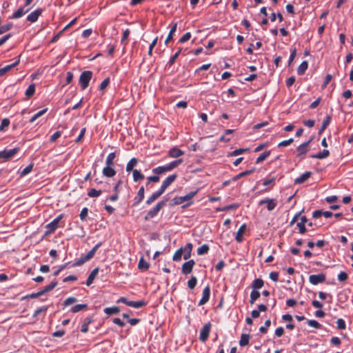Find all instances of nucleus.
I'll use <instances>...</instances> for the list:
<instances>
[{
  "mask_svg": "<svg viewBox=\"0 0 353 353\" xmlns=\"http://www.w3.org/2000/svg\"><path fill=\"white\" fill-rule=\"evenodd\" d=\"M88 214V209L87 208H83L79 214L80 219L81 221H85Z\"/></svg>",
  "mask_w": 353,
  "mask_h": 353,
  "instance_id": "58",
  "label": "nucleus"
},
{
  "mask_svg": "<svg viewBox=\"0 0 353 353\" xmlns=\"http://www.w3.org/2000/svg\"><path fill=\"white\" fill-rule=\"evenodd\" d=\"M43 10L42 8H37L27 15L26 20L30 23H34L37 21L38 18L43 13Z\"/></svg>",
  "mask_w": 353,
  "mask_h": 353,
  "instance_id": "8",
  "label": "nucleus"
},
{
  "mask_svg": "<svg viewBox=\"0 0 353 353\" xmlns=\"http://www.w3.org/2000/svg\"><path fill=\"white\" fill-rule=\"evenodd\" d=\"M177 178L176 174H173L168 176L162 183L160 190L163 192L165 191L167 188L170 186Z\"/></svg>",
  "mask_w": 353,
  "mask_h": 353,
  "instance_id": "11",
  "label": "nucleus"
},
{
  "mask_svg": "<svg viewBox=\"0 0 353 353\" xmlns=\"http://www.w3.org/2000/svg\"><path fill=\"white\" fill-rule=\"evenodd\" d=\"M101 190H97L96 189L92 188L88 191V195L90 197H98L99 196L101 195Z\"/></svg>",
  "mask_w": 353,
  "mask_h": 353,
  "instance_id": "54",
  "label": "nucleus"
},
{
  "mask_svg": "<svg viewBox=\"0 0 353 353\" xmlns=\"http://www.w3.org/2000/svg\"><path fill=\"white\" fill-rule=\"evenodd\" d=\"M132 177L134 182L141 181L145 178L141 171L136 169L132 170Z\"/></svg>",
  "mask_w": 353,
  "mask_h": 353,
  "instance_id": "29",
  "label": "nucleus"
},
{
  "mask_svg": "<svg viewBox=\"0 0 353 353\" xmlns=\"http://www.w3.org/2000/svg\"><path fill=\"white\" fill-rule=\"evenodd\" d=\"M63 217L64 214H61L57 216L53 221L47 224L46 225V230L44 233V236H47L52 234L58 228L63 227L64 223L61 221Z\"/></svg>",
  "mask_w": 353,
  "mask_h": 353,
  "instance_id": "1",
  "label": "nucleus"
},
{
  "mask_svg": "<svg viewBox=\"0 0 353 353\" xmlns=\"http://www.w3.org/2000/svg\"><path fill=\"white\" fill-rule=\"evenodd\" d=\"M263 204H267V209L269 211L273 210L277 205V203L274 199L266 198L265 199H262L259 202V205H262Z\"/></svg>",
  "mask_w": 353,
  "mask_h": 353,
  "instance_id": "12",
  "label": "nucleus"
},
{
  "mask_svg": "<svg viewBox=\"0 0 353 353\" xmlns=\"http://www.w3.org/2000/svg\"><path fill=\"white\" fill-rule=\"evenodd\" d=\"M239 207V204L233 203L231 205H228L222 208H218L216 209L217 211L222 212V211H226V210H234L236 209Z\"/></svg>",
  "mask_w": 353,
  "mask_h": 353,
  "instance_id": "48",
  "label": "nucleus"
},
{
  "mask_svg": "<svg viewBox=\"0 0 353 353\" xmlns=\"http://www.w3.org/2000/svg\"><path fill=\"white\" fill-rule=\"evenodd\" d=\"M10 124V121L8 119H3L1 121V125H0V131L3 130L6 128L8 127Z\"/></svg>",
  "mask_w": 353,
  "mask_h": 353,
  "instance_id": "62",
  "label": "nucleus"
},
{
  "mask_svg": "<svg viewBox=\"0 0 353 353\" xmlns=\"http://www.w3.org/2000/svg\"><path fill=\"white\" fill-rule=\"evenodd\" d=\"M260 292L257 290H253L250 293V304H254L255 301L260 297Z\"/></svg>",
  "mask_w": 353,
  "mask_h": 353,
  "instance_id": "43",
  "label": "nucleus"
},
{
  "mask_svg": "<svg viewBox=\"0 0 353 353\" xmlns=\"http://www.w3.org/2000/svg\"><path fill=\"white\" fill-rule=\"evenodd\" d=\"M250 341V334H242L241 336V339L239 341V345L241 347H244L248 345Z\"/></svg>",
  "mask_w": 353,
  "mask_h": 353,
  "instance_id": "33",
  "label": "nucleus"
},
{
  "mask_svg": "<svg viewBox=\"0 0 353 353\" xmlns=\"http://www.w3.org/2000/svg\"><path fill=\"white\" fill-rule=\"evenodd\" d=\"M337 328L341 330H345L346 324L343 319H338L336 321Z\"/></svg>",
  "mask_w": 353,
  "mask_h": 353,
  "instance_id": "55",
  "label": "nucleus"
},
{
  "mask_svg": "<svg viewBox=\"0 0 353 353\" xmlns=\"http://www.w3.org/2000/svg\"><path fill=\"white\" fill-rule=\"evenodd\" d=\"M166 172H169V170L166 165L163 166L157 167L152 170V172L157 174V176Z\"/></svg>",
  "mask_w": 353,
  "mask_h": 353,
  "instance_id": "37",
  "label": "nucleus"
},
{
  "mask_svg": "<svg viewBox=\"0 0 353 353\" xmlns=\"http://www.w3.org/2000/svg\"><path fill=\"white\" fill-rule=\"evenodd\" d=\"M110 83V78L108 77L106 79H105L100 84V90H103L104 89H105L107 88V86L109 85Z\"/></svg>",
  "mask_w": 353,
  "mask_h": 353,
  "instance_id": "64",
  "label": "nucleus"
},
{
  "mask_svg": "<svg viewBox=\"0 0 353 353\" xmlns=\"http://www.w3.org/2000/svg\"><path fill=\"white\" fill-rule=\"evenodd\" d=\"M268 307L264 304H260L258 305V310H254L251 312L252 318L256 319L260 316V312H265Z\"/></svg>",
  "mask_w": 353,
  "mask_h": 353,
  "instance_id": "18",
  "label": "nucleus"
},
{
  "mask_svg": "<svg viewBox=\"0 0 353 353\" xmlns=\"http://www.w3.org/2000/svg\"><path fill=\"white\" fill-rule=\"evenodd\" d=\"M77 302V299L74 296L68 297L63 302L64 307L69 306L71 304Z\"/></svg>",
  "mask_w": 353,
  "mask_h": 353,
  "instance_id": "53",
  "label": "nucleus"
},
{
  "mask_svg": "<svg viewBox=\"0 0 353 353\" xmlns=\"http://www.w3.org/2000/svg\"><path fill=\"white\" fill-rule=\"evenodd\" d=\"M193 245L191 243H188L185 247L183 248V259L185 260L188 259L191 256V252L192 250Z\"/></svg>",
  "mask_w": 353,
  "mask_h": 353,
  "instance_id": "17",
  "label": "nucleus"
},
{
  "mask_svg": "<svg viewBox=\"0 0 353 353\" xmlns=\"http://www.w3.org/2000/svg\"><path fill=\"white\" fill-rule=\"evenodd\" d=\"M93 322L92 317L88 316L84 319L83 323L81 325V331L83 333L88 332V326Z\"/></svg>",
  "mask_w": 353,
  "mask_h": 353,
  "instance_id": "26",
  "label": "nucleus"
},
{
  "mask_svg": "<svg viewBox=\"0 0 353 353\" xmlns=\"http://www.w3.org/2000/svg\"><path fill=\"white\" fill-rule=\"evenodd\" d=\"M270 324H271V321L270 319L266 320L265 321L264 326H261L259 328V331L263 334L266 333L268 332V327L270 326Z\"/></svg>",
  "mask_w": 353,
  "mask_h": 353,
  "instance_id": "57",
  "label": "nucleus"
},
{
  "mask_svg": "<svg viewBox=\"0 0 353 353\" xmlns=\"http://www.w3.org/2000/svg\"><path fill=\"white\" fill-rule=\"evenodd\" d=\"M102 173L105 176L112 177L116 174V171L113 166L105 165L102 170Z\"/></svg>",
  "mask_w": 353,
  "mask_h": 353,
  "instance_id": "22",
  "label": "nucleus"
},
{
  "mask_svg": "<svg viewBox=\"0 0 353 353\" xmlns=\"http://www.w3.org/2000/svg\"><path fill=\"white\" fill-rule=\"evenodd\" d=\"M137 163H138L137 159H136L134 157L132 158L126 165V172H132V170H134V169H133L134 167H135L137 165Z\"/></svg>",
  "mask_w": 353,
  "mask_h": 353,
  "instance_id": "27",
  "label": "nucleus"
},
{
  "mask_svg": "<svg viewBox=\"0 0 353 353\" xmlns=\"http://www.w3.org/2000/svg\"><path fill=\"white\" fill-rule=\"evenodd\" d=\"M149 267L150 264L144 260L143 257H141L138 263V268L141 270L145 271Z\"/></svg>",
  "mask_w": 353,
  "mask_h": 353,
  "instance_id": "36",
  "label": "nucleus"
},
{
  "mask_svg": "<svg viewBox=\"0 0 353 353\" xmlns=\"http://www.w3.org/2000/svg\"><path fill=\"white\" fill-rule=\"evenodd\" d=\"M210 250V247L208 244H203L201 247L197 249V254L198 255H203L207 254Z\"/></svg>",
  "mask_w": 353,
  "mask_h": 353,
  "instance_id": "46",
  "label": "nucleus"
},
{
  "mask_svg": "<svg viewBox=\"0 0 353 353\" xmlns=\"http://www.w3.org/2000/svg\"><path fill=\"white\" fill-rule=\"evenodd\" d=\"M308 68V63L307 61H303L297 68V73L299 75H303Z\"/></svg>",
  "mask_w": 353,
  "mask_h": 353,
  "instance_id": "32",
  "label": "nucleus"
},
{
  "mask_svg": "<svg viewBox=\"0 0 353 353\" xmlns=\"http://www.w3.org/2000/svg\"><path fill=\"white\" fill-rule=\"evenodd\" d=\"M254 171V169H252V170H248L244 172H242L238 174L237 175H236L235 176H234L232 180L234 181H237L243 176H247V175H249V174L253 173Z\"/></svg>",
  "mask_w": 353,
  "mask_h": 353,
  "instance_id": "44",
  "label": "nucleus"
},
{
  "mask_svg": "<svg viewBox=\"0 0 353 353\" xmlns=\"http://www.w3.org/2000/svg\"><path fill=\"white\" fill-rule=\"evenodd\" d=\"M115 152H111L110 153L105 160V164L109 166H113L114 165V159L115 158Z\"/></svg>",
  "mask_w": 353,
  "mask_h": 353,
  "instance_id": "47",
  "label": "nucleus"
},
{
  "mask_svg": "<svg viewBox=\"0 0 353 353\" xmlns=\"http://www.w3.org/2000/svg\"><path fill=\"white\" fill-rule=\"evenodd\" d=\"M99 268H96L89 274V276L87 279V281H86V285L88 286H90L93 283L95 277L97 276V275L99 273Z\"/></svg>",
  "mask_w": 353,
  "mask_h": 353,
  "instance_id": "25",
  "label": "nucleus"
},
{
  "mask_svg": "<svg viewBox=\"0 0 353 353\" xmlns=\"http://www.w3.org/2000/svg\"><path fill=\"white\" fill-rule=\"evenodd\" d=\"M331 119H332L331 115H327L326 117V118L325 119V120L323 121V122L321 125V128L319 130V134H321L326 129V128L329 125V124L331 121Z\"/></svg>",
  "mask_w": 353,
  "mask_h": 353,
  "instance_id": "35",
  "label": "nucleus"
},
{
  "mask_svg": "<svg viewBox=\"0 0 353 353\" xmlns=\"http://www.w3.org/2000/svg\"><path fill=\"white\" fill-rule=\"evenodd\" d=\"M86 261H88L87 260L85 259V256L84 255L82 256L80 259H79L78 260H77L72 265L73 267H77V266H81L84 263H85Z\"/></svg>",
  "mask_w": 353,
  "mask_h": 353,
  "instance_id": "59",
  "label": "nucleus"
},
{
  "mask_svg": "<svg viewBox=\"0 0 353 353\" xmlns=\"http://www.w3.org/2000/svg\"><path fill=\"white\" fill-rule=\"evenodd\" d=\"M337 278L339 281L343 282L347 279L348 276L345 272L342 271L338 274Z\"/></svg>",
  "mask_w": 353,
  "mask_h": 353,
  "instance_id": "60",
  "label": "nucleus"
},
{
  "mask_svg": "<svg viewBox=\"0 0 353 353\" xmlns=\"http://www.w3.org/2000/svg\"><path fill=\"white\" fill-rule=\"evenodd\" d=\"M197 283V279L195 276H192L188 281V287L192 290L195 288Z\"/></svg>",
  "mask_w": 353,
  "mask_h": 353,
  "instance_id": "52",
  "label": "nucleus"
},
{
  "mask_svg": "<svg viewBox=\"0 0 353 353\" xmlns=\"http://www.w3.org/2000/svg\"><path fill=\"white\" fill-rule=\"evenodd\" d=\"M159 176L157 175L154 176H150L146 178L147 182H146V186L148 187L150 183H157L159 181Z\"/></svg>",
  "mask_w": 353,
  "mask_h": 353,
  "instance_id": "50",
  "label": "nucleus"
},
{
  "mask_svg": "<svg viewBox=\"0 0 353 353\" xmlns=\"http://www.w3.org/2000/svg\"><path fill=\"white\" fill-rule=\"evenodd\" d=\"M183 162V160L181 159L175 160L174 161L170 162V163L167 164V167L169 170V171L172 170L174 168L178 167L180 164H181Z\"/></svg>",
  "mask_w": 353,
  "mask_h": 353,
  "instance_id": "42",
  "label": "nucleus"
},
{
  "mask_svg": "<svg viewBox=\"0 0 353 353\" xmlns=\"http://www.w3.org/2000/svg\"><path fill=\"white\" fill-rule=\"evenodd\" d=\"M212 325L210 322L205 323L201 330L199 339L202 342H205L210 335Z\"/></svg>",
  "mask_w": 353,
  "mask_h": 353,
  "instance_id": "7",
  "label": "nucleus"
},
{
  "mask_svg": "<svg viewBox=\"0 0 353 353\" xmlns=\"http://www.w3.org/2000/svg\"><path fill=\"white\" fill-rule=\"evenodd\" d=\"M144 192H145L144 187L143 186L140 187V188L137 192V195L134 198L135 202L134 203V205H137L139 203H140L143 201V199H144Z\"/></svg>",
  "mask_w": 353,
  "mask_h": 353,
  "instance_id": "24",
  "label": "nucleus"
},
{
  "mask_svg": "<svg viewBox=\"0 0 353 353\" xmlns=\"http://www.w3.org/2000/svg\"><path fill=\"white\" fill-rule=\"evenodd\" d=\"M293 141H294V139L292 138H290L288 140H285V141L280 142L278 144V146L279 147H285V146L290 145Z\"/></svg>",
  "mask_w": 353,
  "mask_h": 353,
  "instance_id": "63",
  "label": "nucleus"
},
{
  "mask_svg": "<svg viewBox=\"0 0 353 353\" xmlns=\"http://www.w3.org/2000/svg\"><path fill=\"white\" fill-rule=\"evenodd\" d=\"M87 308H88L87 304H78V305H76L72 307V308L70 309V311L72 313H77L83 310H85Z\"/></svg>",
  "mask_w": 353,
  "mask_h": 353,
  "instance_id": "40",
  "label": "nucleus"
},
{
  "mask_svg": "<svg viewBox=\"0 0 353 353\" xmlns=\"http://www.w3.org/2000/svg\"><path fill=\"white\" fill-rule=\"evenodd\" d=\"M264 282L261 279H256L252 283V288L254 290L261 289L263 286Z\"/></svg>",
  "mask_w": 353,
  "mask_h": 353,
  "instance_id": "31",
  "label": "nucleus"
},
{
  "mask_svg": "<svg viewBox=\"0 0 353 353\" xmlns=\"http://www.w3.org/2000/svg\"><path fill=\"white\" fill-rule=\"evenodd\" d=\"M270 150H268L261 154L256 159V163H259L265 161L270 155Z\"/></svg>",
  "mask_w": 353,
  "mask_h": 353,
  "instance_id": "45",
  "label": "nucleus"
},
{
  "mask_svg": "<svg viewBox=\"0 0 353 353\" xmlns=\"http://www.w3.org/2000/svg\"><path fill=\"white\" fill-rule=\"evenodd\" d=\"M168 154L172 158H178L183 155L184 152L176 147H174L169 150Z\"/></svg>",
  "mask_w": 353,
  "mask_h": 353,
  "instance_id": "21",
  "label": "nucleus"
},
{
  "mask_svg": "<svg viewBox=\"0 0 353 353\" xmlns=\"http://www.w3.org/2000/svg\"><path fill=\"white\" fill-rule=\"evenodd\" d=\"M93 73L92 71L85 70L83 71L79 77V83L83 90H85L88 85L90 81L92 78Z\"/></svg>",
  "mask_w": 353,
  "mask_h": 353,
  "instance_id": "4",
  "label": "nucleus"
},
{
  "mask_svg": "<svg viewBox=\"0 0 353 353\" xmlns=\"http://www.w3.org/2000/svg\"><path fill=\"white\" fill-rule=\"evenodd\" d=\"M34 92H35V84L31 83L29 85V86L26 89V90L25 92V95L27 99H30V97H32L34 95Z\"/></svg>",
  "mask_w": 353,
  "mask_h": 353,
  "instance_id": "30",
  "label": "nucleus"
},
{
  "mask_svg": "<svg viewBox=\"0 0 353 353\" xmlns=\"http://www.w3.org/2000/svg\"><path fill=\"white\" fill-rule=\"evenodd\" d=\"M119 311H120V310H119V307H117V306L105 307L104 309V312L105 314H107L108 315L118 314L119 312Z\"/></svg>",
  "mask_w": 353,
  "mask_h": 353,
  "instance_id": "41",
  "label": "nucleus"
},
{
  "mask_svg": "<svg viewBox=\"0 0 353 353\" xmlns=\"http://www.w3.org/2000/svg\"><path fill=\"white\" fill-rule=\"evenodd\" d=\"M308 325L310 327H314L316 329H321L322 325L316 320H308L307 321Z\"/></svg>",
  "mask_w": 353,
  "mask_h": 353,
  "instance_id": "56",
  "label": "nucleus"
},
{
  "mask_svg": "<svg viewBox=\"0 0 353 353\" xmlns=\"http://www.w3.org/2000/svg\"><path fill=\"white\" fill-rule=\"evenodd\" d=\"M198 190L195 191L190 192L185 194V196H176L173 199V204L174 205H180L185 201H188V203L183 207L189 206L192 204V199L197 194Z\"/></svg>",
  "mask_w": 353,
  "mask_h": 353,
  "instance_id": "2",
  "label": "nucleus"
},
{
  "mask_svg": "<svg viewBox=\"0 0 353 353\" xmlns=\"http://www.w3.org/2000/svg\"><path fill=\"white\" fill-rule=\"evenodd\" d=\"M181 50H182V48H179V50L175 52V54L170 58V59L168 62L167 66H171L174 63L176 59L179 57V54H181Z\"/></svg>",
  "mask_w": 353,
  "mask_h": 353,
  "instance_id": "38",
  "label": "nucleus"
},
{
  "mask_svg": "<svg viewBox=\"0 0 353 353\" xmlns=\"http://www.w3.org/2000/svg\"><path fill=\"white\" fill-rule=\"evenodd\" d=\"M325 281V275L324 274H312L309 276V281L312 285H318Z\"/></svg>",
  "mask_w": 353,
  "mask_h": 353,
  "instance_id": "9",
  "label": "nucleus"
},
{
  "mask_svg": "<svg viewBox=\"0 0 353 353\" xmlns=\"http://www.w3.org/2000/svg\"><path fill=\"white\" fill-rule=\"evenodd\" d=\"M57 285V282L56 281H54L51 282L48 285L45 286L42 290H39V292L36 293H32L30 294H28L25 296H23V299H34L37 297H39V296H41L44 294L45 293H47L52 290H53L56 286Z\"/></svg>",
  "mask_w": 353,
  "mask_h": 353,
  "instance_id": "3",
  "label": "nucleus"
},
{
  "mask_svg": "<svg viewBox=\"0 0 353 353\" xmlns=\"http://www.w3.org/2000/svg\"><path fill=\"white\" fill-rule=\"evenodd\" d=\"M245 231H246V225L243 224L239 228V230L236 234L235 240L237 242L241 243L243 241V234H245Z\"/></svg>",
  "mask_w": 353,
  "mask_h": 353,
  "instance_id": "15",
  "label": "nucleus"
},
{
  "mask_svg": "<svg viewBox=\"0 0 353 353\" xmlns=\"http://www.w3.org/2000/svg\"><path fill=\"white\" fill-rule=\"evenodd\" d=\"M195 262L193 259L185 262L181 267V272L185 274H189L192 272Z\"/></svg>",
  "mask_w": 353,
  "mask_h": 353,
  "instance_id": "10",
  "label": "nucleus"
},
{
  "mask_svg": "<svg viewBox=\"0 0 353 353\" xmlns=\"http://www.w3.org/2000/svg\"><path fill=\"white\" fill-rule=\"evenodd\" d=\"M20 62V55L18 57V59L17 61H15L14 63L7 65L1 68H0V77L3 76L6 72L10 71L12 68H13L14 66L18 65Z\"/></svg>",
  "mask_w": 353,
  "mask_h": 353,
  "instance_id": "14",
  "label": "nucleus"
},
{
  "mask_svg": "<svg viewBox=\"0 0 353 353\" xmlns=\"http://www.w3.org/2000/svg\"><path fill=\"white\" fill-rule=\"evenodd\" d=\"M165 205V201H161L158 202L156 205L148 212L147 214L145 216L144 219L145 221L151 219L157 215L159 212Z\"/></svg>",
  "mask_w": 353,
  "mask_h": 353,
  "instance_id": "5",
  "label": "nucleus"
},
{
  "mask_svg": "<svg viewBox=\"0 0 353 353\" xmlns=\"http://www.w3.org/2000/svg\"><path fill=\"white\" fill-rule=\"evenodd\" d=\"M191 36L192 34L190 32H186L180 38L179 42L183 43L188 41L191 38Z\"/></svg>",
  "mask_w": 353,
  "mask_h": 353,
  "instance_id": "61",
  "label": "nucleus"
},
{
  "mask_svg": "<svg viewBox=\"0 0 353 353\" xmlns=\"http://www.w3.org/2000/svg\"><path fill=\"white\" fill-rule=\"evenodd\" d=\"M145 305H146V303L144 301H130L129 303H128V306L134 307V308H140Z\"/></svg>",
  "mask_w": 353,
  "mask_h": 353,
  "instance_id": "34",
  "label": "nucleus"
},
{
  "mask_svg": "<svg viewBox=\"0 0 353 353\" xmlns=\"http://www.w3.org/2000/svg\"><path fill=\"white\" fill-rule=\"evenodd\" d=\"M47 108H45V109H43L40 111H39L37 113H36L35 114H34L31 119H30V123H33L37 118H39V117L42 116L43 114H44L46 112H47Z\"/></svg>",
  "mask_w": 353,
  "mask_h": 353,
  "instance_id": "51",
  "label": "nucleus"
},
{
  "mask_svg": "<svg viewBox=\"0 0 353 353\" xmlns=\"http://www.w3.org/2000/svg\"><path fill=\"white\" fill-rule=\"evenodd\" d=\"M20 150V148H14L10 150H4L0 151V159L4 160H9L12 159L15 154H17Z\"/></svg>",
  "mask_w": 353,
  "mask_h": 353,
  "instance_id": "6",
  "label": "nucleus"
},
{
  "mask_svg": "<svg viewBox=\"0 0 353 353\" xmlns=\"http://www.w3.org/2000/svg\"><path fill=\"white\" fill-rule=\"evenodd\" d=\"M330 154V152L328 150H323L322 152L316 154H312L310 157L313 159H323L327 158Z\"/></svg>",
  "mask_w": 353,
  "mask_h": 353,
  "instance_id": "28",
  "label": "nucleus"
},
{
  "mask_svg": "<svg viewBox=\"0 0 353 353\" xmlns=\"http://www.w3.org/2000/svg\"><path fill=\"white\" fill-rule=\"evenodd\" d=\"M312 175V172L310 171L305 172L302 174L299 177L294 180L295 184H301L306 181Z\"/></svg>",
  "mask_w": 353,
  "mask_h": 353,
  "instance_id": "20",
  "label": "nucleus"
},
{
  "mask_svg": "<svg viewBox=\"0 0 353 353\" xmlns=\"http://www.w3.org/2000/svg\"><path fill=\"white\" fill-rule=\"evenodd\" d=\"M300 219V222L297 223V227L299 228V232L303 234L306 232L305 224L307 223V219L306 216H303Z\"/></svg>",
  "mask_w": 353,
  "mask_h": 353,
  "instance_id": "19",
  "label": "nucleus"
},
{
  "mask_svg": "<svg viewBox=\"0 0 353 353\" xmlns=\"http://www.w3.org/2000/svg\"><path fill=\"white\" fill-rule=\"evenodd\" d=\"M183 255V247L178 249L173 255L172 259L174 261H179Z\"/></svg>",
  "mask_w": 353,
  "mask_h": 353,
  "instance_id": "49",
  "label": "nucleus"
},
{
  "mask_svg": "<svg viewBox=\"0 0 353 353\" xmlns=\"http://www.w3.org/2000/svg\"><path fill=\"white\" fill-rule=\"evenodd\" d=\"M312 140V139H310L307 141L301 144L300 145H299L296 148V150L299 152L298 154L299 156L304 154L308 151V146H309L310 143H311Z\"/></svg>",
  "mask_w": 353,
  "mask_h": 353,
  "instance_id": "16",
  "label": "nucleus"
},
{
  "mask_svg": "<svg viewBox=\"0 0 353 353\" xmlns=\"http://www.w3.org/2000/svg\"><path fill=\"white\" fill-rule=\"evenodd\" d=\"M176 28H177V23H174L170 32H169V34L165 41V43L167 44L168 43L169 41L172 40V37H173V34L175 33V32L176 31Z\"/></svg>",
  "mask_w": 353,
  "mask_h": 353,
  "instance_id": "39",
  "label": "nucleus"
},
{
  "mask_svg": "<svg viewBox=\"0 0 353 353\" xmlns=\"http://www.w3.org/2000/svg\"><path fill=\"white\" fill-rule=\"evenodd\" d=\"M163 193L161 190H159L158 191L154 192L148 199L146 200L145 203L147 205H150L153 202H154Z\"/></svg>",
  "mask_w": 353,
  "mask_h": 353,
  "instance_id": "23",
  "label": "nucleus"
},
{
  "mask_svg": "<svg viewBox=\"0 0 353 353\" xmlns=\"http://www.w3.org/2000/svg\"><path fill=\"white\" fill-rule=\"evenodd\" d=\"M210 296V288L209 285H207L203 290L202 297L199 302V305H203L208 302Z\"/></svg>",
  "mask_w": 353,
  "mask_h": 353,
  "instance_id": "13",
  "label": "nucleus"
}]
</instances>
